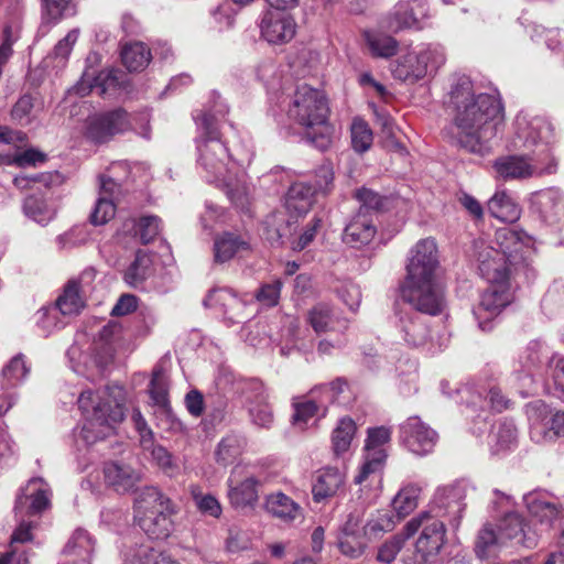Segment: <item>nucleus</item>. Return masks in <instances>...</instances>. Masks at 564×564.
<instances>
[{
	"label": "nucleus",
	"instance_id": "4",
	"mask_svg": "<svg viewBox=\"0 0 564 564\" xmlns=\"http://www.w3.org/2000/svg\"><path fill=\"white\" fill-rule=\"evenodd\" d=\"M78 406L84 415L82 437L87 444L111 435L124 417L123 389L106 387L97 391L85 390L78 397Z\"/></svg>",
	"mask_w": 564,
	"mask_h": 564
},
{
	"label": "nucleus",
	"instance_id": "26",
	"mask_svg": "<svg viewBox=\"0 0 564 564\" xmlns=\"http://www.w3.org/2000/svg\"><path fill=\"white\" fill-rule=\"evenodd\" d=\"M316 188L305 182L292 184L285 196V208L290 215H305L313 205Z\"/></svg>",
	"mask_w": 564,
	"mask_h": 564
},
{
	"label": "nucleus",
	"instance_id": "55",
	"mask_svg": "<svg viewBox=\"0 0 564 564\" xmlns=\"http://www.w3.org/2000/svg\"><path fill=\"white\" fill-rule=\"evenodd\" d=\"M115 214V202L106 196H99L90 214V220L96 226L104 225L112 219Z\"/></svg>",
	"mask_w": 564,
	"mask_h": 564
},
{
	"label": "nucleus",
	"instance_id": "3",
	"mask_svg": "<svg viewBox=\"0 0 564 564\" xmlns=\"http://www.w3.org/2000/svg\"><path fill=\"white\" fill-rule=\"evenodd\" d=\"M227 111L225 105H219L214 112L204 111L195 118L198 128L197 164L203 170L206 181L213 184L224 181V177L237 165L243 164L241 160L230 154L217 127V116H225Z\"/></svg>",
	"mask_w": 564,
	"mask_h": 564
},
{
	"label": "nucleus",
	"instance_id": "34",
	"mask_svg": "<svg viewBox=\"0 0 564 564\" xmlns=\"http://www.w3.org/2000/svg\"><path fill=\"white\" fill-rule=\"evenodd\" d=\"M386 459V454L380 451L375 452V456H366L360 470L355 477V484L361 487V490H370L373 487H379L381 482V468Z\"/></svg>",
	"mask_w": 564,
	"mask_h": 564
},
{
	"label": "nucleus",
	"instance_id": "62",
	"mask_svg": "<svg viewBox=\"0 0 564 564\" xmlns=\"http://www.w3.org/2000/svg\"><path fill=\"white\" fill-rule=\"evenodd\" d=\"M355 196L360 203L358 213L370 215L371 210H379L383 205L382 197L378 193L368 188L358 189Z\"/></svg>",
	"mask_w": 564,
	"mask_h": 564
},
{
	"label": "nucleus",
	"instance_id": "29",
	"mask_svg": "<svg viewBox=\"0 0 564 564\" xmlns=\"http://www.w3.org/2000/svg\"><path fill=\"white\" fill-rule=\"evenodd\" d=\"M345 481L344 474L337 468L322 469L313 484L312 494L316 502L334 497L343 487Z\"/></svg>",
	"mask_w": 564,
	"mask_h": 564
},
{
	"label": "nucleus",
	"instance_id": "59",
	"mask_svg": "<svg viewBox=\"0 0 564 564\" xmlns=\"http://www.w3.org/2000/svg\"><path fill=\"white\" fill-rule=\"evenodd\" d=\"M421 57L426 61V75L440 68L446 61L443 46L430 44L420 51Z\"/></svg>",
	"mask_w": 564,
	"mask_h": 564
},
{
	"label": "nucleus",
	"instance_id": "64",
	"mask_svg": "<svg viewBox=\"0 0 564 564\" xmlns=\"http://www.w3.org/2000/svg\"><path fill=\"white\" fill-rule=\"evenodd\" d=\"M281 288L282 283L280 280L265 283L258 290L256 297L264 306H275L280 299Z\"/></svg>",
	"mask_w": 564,
	"mask_h": 564
},
{
	"label": "nucleus",
	"instance_id": "58",
	"mask_svg": "<svg viewBox=\"0 0 564 564\" xmlns=\"http://www.w3.org/2000/svg\"><path fill=\"white\" fill-rule=\"evenodd\" d=\"M160 232V218L156 216H144L137 224L135 234L142 243L147 245L155 239Z\"/></svg>",
	"mask_w": 564,
	"mask_h": 564
},
{
	"label": "nucleus",
	"instance_id": "14",
	"mask_svg": "<svg viewBox=\"0 0 564 564\" xmlns=\"http://www.w3.org/2000/svg\"><path fill=\"white\" fill-rule=\"evenodd\" d=\"M497 530L505 546H523L533 549L539 534L532 530L525 519L518 512H507L498 522Z\"/></svg>",
	"mask_w": 564,
	"mask_h": 564
},
{
	"label": "nucleus",
	"instance_id": "27",
	"mask_svg": "<svg viewBox=\"0 0 564 564\" xmlns=\"http://www.w3.org/2000/svg\"><path fill=\"white\" fill-rule=\"evenodd\" d=\"M532 208L545 221H555L563 210V196L556 188H547L534 193L531 198Z\"/></svg>",
	"mask_w": 564,
	"mask_h": 564
},
{
	"label": "nucleus",
	"instance_id": "6",
	"mask_svg": "<svg viewBox=\"0 0 564 564\" xmlns=\"http://www.w3.org/2000/svg\"><path fill=\"white\" fill-rule=\"evenodd\" d=\"M176 509L172 500L155 487L140 490L134 500V519L151 539L164 540L173 531L172 516Z\"/></svg>",
	"mask_w": 564,
	"mask_h": 564
},
{
	"label": "nucleus",
	"instance_id": "41",
	"mask_svg": "<svg viewBox=\"0 0 564 564\" xmlns=\"http://www.w3.org/2000/svg\"><path fill=\"white\" fill-rule=\"evenodd\" d=\"M260 392L248 406L249 415L252 423L259 427L269 429L273 423V412L267 402V394L261 386H258Z\"/></svg>",
	"mask_w": 564,
	"mask_h": 564
},
{
	"label": "nucleus",
	"instance_id": "31",
	"mask_svg": "<svg viewBox=\"0 0 564 564\" xmlns=\"http://www.w3.org/2000/svg\"><path fill=\"white\" fill-rule=\"evenodd\" d=\"M224 178V181L216 182L215 185L223 187L234 204L239 207H245L248 204V198L251 193L245 173L240 172L236 166Z\"/></svg>",
	"mask_w": 564,
	"mask_h": 564
},
{
	"label": "nucleus",
	"instance_id": "15",
	"mask_svg": "<svg viewBox=\"0 0 564 564\" xmlns=\"http://www.w3.org/2000/svg\"><path fill=\"white\" fill-rule=\"evenodd\" d=\"M400 438L410 452L423 456L433 451L437 433L419 416H410L400 425Z\"/></svg>",
	"mask_w": 564,
	"mask_h": 564
},
{
	"label": "nucleus",
	"instance_id": "49",
	"mask_svg": "<svg viewBox=\"0 0 564 564\" xmlns=\"http://www.w3.org/2000/svg\"><path fill=\"white\" fill-rule=\"evenodd\" d=\"M24 214L34 221L45 225L54 217V210L50 208L44 199L36 196H29L23 204Z\"/></svg>",
	"mask_w": 564,
	"mask_h": 564
},
{
	"label": "nucleus",
	"instance_id": "30",
	"mask_svg": "<svg viewBox=\"0 0 564 564\" xmlns=\"http://www.w3.org/2000/svg\"><path fill=\"white\" fill-rule=\"evenodd\" d=\"M124 564H177L170 554L149 544L129 546L123 551Z\"/></svg>",
	"mask_w": 564,
	"mask_h": 564
},
{
	"label": "nucleus",
	"instance_id": "10",
	"mask_svg": "<svg viewBox=\"0 0 564 564\" xmlns=\"http://www.w3.org/2000/svg\"><path fill=\"white\" fill-rule=\"evenodd\" d=\"M494 169L497 176L503 181L527 180L554 174L557 170V161L551 158L550 162H545L528 154L506 155L495 161Z\"/></svg>",
	"mask_w": 564,
	"mask_h": 564
},
{
	"label": "nucleus",
	"instance_id": "19",
	"mask_svg": "<svg viewBox=\"0 0 564 564\" xmlns=\"http://www.w3.org/2000/svg\"><path fill=\"white\" fill-rule=\"evenodd\" d=\"M530 437L536 444H545L564 437V410L531 417Z\"/></svg>",
	"mask_w": 564,
	"mask_h": 564
},
{
	"label": "nucleus",
	"instance_id": "38",
	"mask_svg": "<svg viewBox=\"0 0 564 564\" xmlns=\"http://www.w3.org/2000/svg\"><path fill=\"white\" fill-rule=\"evenodd\" d=\"M505 546L498 530L491 523H486L478 531L475 541V553L479 558H487Z\"/></svg>",
	"mask_w": 564,
	"mask_h": 564
},
{
	"label": "nucleus",
	"instance_id": "11",
	"mask_svg": "<svg viewBox=\"0 0 564 564\" xmlns=\"http://www.w3.org/2000/svg\"><path fill=\"white\" fill-rule=\"evenodd\" d=\"M471 489V486L464 480L440 488L427 511H433L434 516L441 520L448 518L451 524L458 528L466 508L465 499Z\"/></svg>",
	"mask_w": 564,
	"mask_h": 564
},
{
	"label": "nucleus",
	"instance_id": "46",
	"mask_svg": "<svg viewBox=\"0 0 564 564\" xmlns=\"http://www.w3.org/2000/svg\"><path fill=\"white\" fill-rule=\"evenodd\" d=\"M75 13L70 0H42V19L44 22L56 23Z\"/></svg>",
	"mask_w": 564,
	"mask_h": 564
},
{
	"label": "nucleus",
	"instance_id": "9",
	"mask_svg": "<svg viewBox=\"0 0 564 564\" xmlns=\"http://www.w3.org/2000/svg\"><path fill=\"white\" fill-rule=\"evenodd\" d=\"M517 141L519 147L532 152V156L550 162L554 155L549 147L553 138V127L544 118H517Z\"/></svg>",
	"mask_w": 564,
	"mask_h": 564
},
{
	"label": "nucleus",
	"instance_id": "61",
	"mask_svg": "<svg viewBox=\"0 0 564 564\" xmlns=\"http://www.w3.org/2000/svg\"><path fill=\"white\" fill-rule=\"evenodd\" d=\"M2 373L11 384L20 382L29 373L24 356L21 354L14 356L4 367Z\"/></svg>",
	"mask_w": 564,
	"mask_h": 564
},
{
	"label": "nucleus",
	"instance_id": "2",
	"mask_svg": "<svg viewBox=\"0 0 564 564\" xmlns=\"http://www.w3.org/2000/svg\"><path fill=\"white\" fill-rule=\"evenodd\" d=\"M454 122L462 148L480 155L490 150V142L503 123V106L497 93L475 94L469 78L462 77L451 91Z\"/></svg>",
	"mask_w": 564,
	"mask_h": 564
},
{
	"label": "nucleus",
	"instance_id": "32",
	"mask_svg": "<svg viewBox=\"0 0 564 564\" xmlns=\"http://www.w3.org/2000/svg\"><path fill=\"white\" fill-rule=\"evenodd\" d=\"M489 214L503 221L514 223L520 218L521 208L506 191H497L487 203Z\"/></svg>",
	"mask_w": 564,
	"mask_h": 564
},
{
	"label": "nucleus",
	"instance_id": "57",
	"mask_svg": "<svg viewBox=\"0 0 564 564\" xmlns=\"http://www.w3.org/2000/svg\"><path fill=\"white\" fill-rule=\"evenodd\" d=\"M308 322L316 333L326 332L332 324V310L326 304H317L308 313Z\"/></svg>",
	"mask_w": 564,
	"mask_h": 564
},
{
	"label": "nucleus",
	"instance_id": "5",
	"mask_svg": "<svg viewBox=\"0 0 564 564\" xmlns=\"http://www.w3.org/2000/svg\"><path fill=\"white\" fill-rule=\"evenodd\" d=\"M328 115V101L322 90L306 84L296 87L289 105L288 117L304 128L306 140L322 151L332 142Z\"/></svg>",
	"mask_w": 564,
	"mask_h": 564
},
{
	"label": "nucleus",
	"instance_id": "56",
	"mask_svg": "<svg viewBox=\"0 0 564 564\" xmlns=\"http://www.w3.org/2000/svg\"><path fill=\"white\" fill-rule=\"evenodd\" d=\"M151 448V455L156 465L167 475H174L178 470V465L173 455L161 445L148 444Z\"/></svg>",
	"mask_w": 564,
	"mask_h": 564
},
{
	"label": "nucleus",
	"instance_id": "25",
	"mask_svg": "<svg viewBox=\"0 0 564 564\" xmlns=\"http://www.w3.org/2000/svg\"><path fill=\"white\" fill-rule=\"evenodd\" d=\"M377 232L371 215L357 213L344 230V241L352 247L369 243Z\"/></svg>",
	"mask_w": 564,
	"mask_h": 564
},
{
	"label": "nucleus",
	"instance_id": "18",
	"mask_svg": "<svg viewBox=\"0 0 564 564\" xmlns=\"http://www.w3.org/2000/svg\"><path fill=\"white\" fill-rule=\"evenodd\" d=\"M398 327L400 336L406 346L412 348L429 346L430 350L435 347L430 326L426 319L419 313H403Z\"/></svg>",
	"mask_w": 564,
	"mask_h": 564
},
{
	"label": "nucleus",
	"instance_id": "17",
	"mask_svg": "<svg viewBox=\"0 0 564 564\" xmlns=\"http://www.w3.org/2000/svg\"><path fill=\"white\" fill-rule=\"evenodd\" d=\"M261 36L271 44L290 42L296 33V22L281 10H269L263 13L260 22Z\"/></svg>",
	"mask_w": 564,
	"mask_h": 564
},
{
	"label": "nucleus",
	"instance_id": "45",
	"mask_svg": "<svg viewBox=\"0 0 564 564\" xmlns=\"http://www.w3.org/2000/svg\"><path fill=\"white\" fill-rule=\"evenodd\" d=\"M356 432V424L351 419L344 417L333 432L332 442L334 452L339 455L348 451Z\"/></svg>",
	"mask_w": 564,
	"mask_h": 564
},
{
	"label": "nucleus",
	"instance_id": "44",
	"mask_svg": "<svg viewBox=\"0 0 564 564\" xmlns=\"http://www.w3.org/2000/svg\"><path fill=\"white\" fill-rule=\"evenodd\" d=\"M245 440L238 435H227L216 449V459L223 465L231 464L242 452Z\"/></svg>",
	"mask_w": 564,
	"mask_h": 564
},
{
	"label": "nucleus",
	"instance_id": "35",
	"mask_svg": "<svg viewBox=\"0 0 564 564\" xmlns=\"http://www.w3.org/2000/svg\"><path fill=\"white\" fill-rule=\"evenodd\" d=\"M426 61L419 53H408L402 56L395 67L393 75L401 80L416 82L426 76Z\"/></svg>",
	"mask_w": 564,
	"mask_h": 564
},
{
	"label": "nucleus",
	"instance_id": "7",
	"mask_svg": "<svg viewBox=\"0 0 564 564\" xmlns=\"http://www.w3.org/2000/svg\"><path fill=\"white\" fill-rule=\"evenodd\" d=\"M420 530L415 543V561L420 564H436L446 541L445 524L433 511H422L405 524V538L413 536Z\"/></svg>",
	"mask_w": 564,
	"mask_h": 564
},
{
	"label": "nucleus",
	"instance_id": "47",
	"mask_svg": "<svg viewBox=\"0 0 564 564\" xmlns=\"http://www.w3.org/2000/svg\"><path fill=\"white\" fill-rule=\"evenodd\" d=\"M351 144L355 151L364 153L368 151L373 141L372 130L369 124L361 118H355L351 127Z\"/></svg>",
	"mask_w": 564,
	"mask_h": 564
},
{
	"label": "nucleus",
	"instance_id": "8",
	"mask_svg": "<svg viewBox=\"0 0 564 564\" xmlns=\"http://www.w3.org/2000/svg\"><path fill=\"white\" fill-rule=\"evenodd\" d=\"M401 296L415 313L438 315L445 307L442 288L432 279H405L401 288Z\"/></svg>",
	"mask_w": 564,
	"mask_h": 564
},
{
	"label": "nucleus",
	"instance_id": "23",
	"mask_svg": "<svg viewBox=\"0 0 564 564\" xmlns=\"http://www.w3.org/2000/svg\"><path fill=\"white\" fill-rule=\"evenodd\" d=\"M104 477L106 484L117 492L131 490L141 479V475L138 470L129 465L117 462L105 464Z\"/></svg>",
	"mask_w": 564,
	"mask_h": 564
},
{
	"label": "nucleus",
	"instance_id": "22",
	"mask_svg": "<svg viewBox=\"0 0 564 564\" xmlns=\"http://www.w3.org/2000/svg\"><path fill=\"white\" fill-rule=\"evenodd\" d=\"M94 551L93 536L84 529H76L63 550L65 564H90Z\"/></svg>",
	"mask_w": 564,
	"mask_h": 564
},
{
	"label": "nucleus",
	"instance_id": "50",
	"mask_svg": "<svg viewBox=\"0 0 564 564\" xmlns=\"http://www.w3.org/2000/svg\"><path fill=\"white\" fill-rule=\"evenodd\" d=\"M79 31L77 29L70 30L64 39L57 42L53 52L47 57V61H54L55 67H64L68 56L73 50L74 44L77 42Z\"/></svg>",
	"mask_w": 564,
	"mask_h": 564
},
{
	"label": "nucleus",
	"instance_id": "16",
	"mask_svg": "<svg viewBox=\"0 0 564 564\" xmlns=\"http://www.w3.org/2000/svg\"><path fill=\"white\" fill-rule=\"evenodd\" d=\"M51 490L42 478H32L17 497L15 516H35L50 507Z\"/></svg>",
	"mask_w": 564,
	"mask_h": 564
},
{
	"label": "nucleus",
	"instance_id": "21",
	"mask_svg": "<svg viewBox=\"0 0 564 564\" xmlns=\"http://www.w3.org/2000/svg\"><path fill=\"white\" fill-rule=\"evenodd\" d=\"M530 514L545 529L552 528L556 521H564L563 511L540 492H530L523 497Z\"/></svg>",
	"mask_w": 564,
	"mask_h": 564
},
{
	"label": "nucleus",
	"instance_id": "43",
	"mask_svg": "<svg viewBox=\"0 0 564 564\" xmlns=\"http://www.w3.org/2000/svg\"><path fill=\"white\" fill-rule=\"evenodd\" d=\"M417 23L409 2L398 3L387 20V28L391 32H399L415 26Z\"/></svg>",
	"mask_w": 564,
	"mask_h": 564
},
{
	"label": "nucleus",
	"instance_id": "42",
	"mask_svg": "<svg viewBox=\"0 0 564 564\" xmlns=\"http://www.w3.org/2000/svg\"><path fill=\"white\" fill-rule=\"evenodd\" d=\"M84 307V300L79 295V284L70 281L64 293L56 301V308L63 315H76Z\"/></svg>",
	"mask_w": 564,
	"mask_h": 564
},
{
	"label": "nucleus",
	"instance_id": "63",
	"mask_svg": "<svg viewBox=\"0 0 564 564\" xmlns=\"http://www.w3.org/2000/svg\"><path fill=\"white\" fill-rule=\"evenodd\" d=\"M338 296L351 311H356L361 302L360 288L351 282L346 281L337 289Z\"/></svg>",
	"mask_w": 564,
	"mask_h": 564
},
{
	"label": "nucleus",
	"instance_id": "28",
	"mask_svg": "<svg viewBox=\"0 0 564 564\" xmlns=\"http://www.w3.org/2000/svg\"><path fill=\"white\" fill-rule=\"evenodd\" d=\"M264 508L268 513L283 522H292L302 516L300 505L281 491L267 496Z\"/></svg>",
	"mask_w": 564,
	"mask_h": 564
},
{
	"label": "nucleus",
	"instance_id": "13",
	"mask_svg": "<svg viewBox=\"0 0 564 564\" xmlns=\"http://www.w3.org/2000/svg\"><path fill=\"white\" fill-rule=\"evenodd\" d=\"M129 128L127 111L116 109L90 117L87 121L86 135L95 143H105Z\"/></svg>",
	"mask_w": 564,
	"mask_h": 564
},
{
	"label": "nucleus",
	"instance_id": "54",
	"mask_svg": "<svg viewBox=\"0 0 564 564\" xmlns=\"http://www.w3.org/2000/svg\"><path fill=\"white\" fill-rule=\"evenodd\" d=\"M191 492L196 507L202 513L214 518L221 514V507L214 496L202 494L198 487H192Z\"/></svg>",
	"mask_w": 564,
	"mask_h": 564
},
{
	"label": "nucleus",
	"instance_id": "53",
	"mask_svg": "<svg viewBox=\"0 0 564 564\" xmlns=\"http://www.w3.org/2000/svg\"><path fill=\"white\" fill-rule=\"evenodd\" d=\"M338 547L344 555L356 558L362 555L366 542L362 534H339Z\"/></svg>",
	"mask_w": 564,
	"mask_h": 564
},
{
	"label": "nucleus",
	"instance_id": "24",
	"mask_svg": "<svg viewBox=\"0 0 564 564\" xmlns=\"http://www.w3.org/2000/svg\"><path fill=\"white\" fill-rule=\"evenodd\" d=\"M250 251V241L246 236L225 232L214 241L215 261L224 263L236 256H243Z\"/></svg>",
	"mask_w": 564,
	"mask_h": 564
},
{
	"label": "nucleus",
	"instance_id": "37",
	"mask_svg": "<svg viewBox=\"0 0 564 564\" xmlns=\"http://www.w3.org/2000/svg\"><path fill=\"white\" fill-rule=\"evenodd\" d=\"M151 57L150 50L141 42L127 43L121 50V61L129 72L143 70Z\"/></svg>",
	"mask_w": 564,
	"mask_h": 564
},
{
	"label": "nucleus",
	"instance_id": "20",
	"mask_svg": "<svg viewBox=\"0 0 564 564\" xmlns=\"http://www.w3.org/2000/svg\"><path fill=\"white\" fill-rule=\"evenodd\" d=\"M228 497L236 508L253 505L258 500V480L253 476L240 478V469L235 468L228 479Z\"/></svg>",
	"mask_w": 564,
	"mask_h": 564
},
{
	"label": "nucleus",
	"instance_id": "12",
	"mask_svg": "<svg viewBox=\"0 0 564 564\" xmlns=\"http://www.w3.org/2000/svg\"><path fill=\"white\" fill-rule=\"evenodd\" d=\"M438 250L433 238L419 240L410 250L406 263L405 279L436 278L438 269Z\"/></svg>",
	"mask_w": 564,
	"mask_h": 564
},
{
	"label": "nucleus",
	"instance_id": "51",
	"mask_svg": "<svg viewBox=\"0 0 564 564\" xmlns=\"http://www.w3.org/2000/svg\"><path fill=\"white\" fill-rule=\"evenodd\" d=\"M323 226V218L315 215L307 225L303 228L302 232L292 238L290 247L293 251H302L306 249L315 239L317 232Z\"/></svg>",
	"mask_w": 564,
	"mask_h": 564
},
{
	"label": "nucleus",
	"instance_id": "40",
	"mask_svg": "<svg viewBox=\"0 0 564 564\" xmlns=\"http://www.w3.org/2000/svg\"><path fill=\"white\" fill-rule=\"evenodd\" d=\"M364 36L373 56L388 58L398 52V41L390 35L366 31Z\"/></svg>",
	"mask_w": 564,
	"mask_h": 564
},
{
	"label": "nucleus",
	"instance_id": "52",
	"mask_svg": "<svg viewBox=\"0 0 564 564\" xmlns=\"http://www.w3.org/2000/svg\"><path fill=\"white\" fill-rule=\"evenodd\" d=\"M491 437L496 441L498 449L510 447L517 440V429L513 422L503 420L494 425Z\"/></svg>",
	"mask_w": 564,
	"mask_h": 564
},
{
	"label": "nucleus",
	"instance_id": "36",
	"mask_svg": "<svg viewBox=\"0 0 564 564\" xmlns=\"http://www.w3.org/2000/svg\"><path fill=\"white\" fill-rule=\"evenodd\" d=\"M152 274L153 263L151 257L143 251H138L135 259L124 271L123 280L131 288L139 289Z\"/></svg>",
	"mask_w": 564,
	"mask_h": 564
},
{
	"label": "nucleus",
	"instance_id": "33",
	"mask_svg": "<svg viewBox=\"0 0 564 564\" xmlns=\"http://www.w3.org/2000/svg\"><path fill=\"white\" fill-rule=\"evenodd\" d=\"M327 410V402L317 394V390H312L310 395L303 401L294 403L293 423L301 429L307 424L314 416H324Z\"/></svg>",
	"mask_w": 564,
	"mask_h": 564
},
{
	"label": "nucleus",
	"instance_id": "48",
	"mask_svg": "<svg viewBox=\"0 0 564 564\" xmlns=\"http://www.w3.org/2000/svg\"><path fill=\"white\" fill-rule=\"evenodd\" d=\"M397 522L398 520L390 512L379 511L365 524L364 535L370 539L379 538L382 533L392 531Z\"/></svg>",
	"mask_w": 564,
	"mask_h": 564
},
{
	"label": "nucleus",
	"instance_id": "39",
	"mask_svg": "<svg viewBox=\"0 0 564 564\" xmlns=\"http://www.w3.org/2000/svg\"><path fill=\"white\" fill-rule=\"evenodd\" d=\"M421 492V486L413 482L404 485L398 491L392 501L398 521L410 514L417 507Z\"/></svg>",
	"mask_w": 564,
	"mask_h": 564
},
{
	"label": "nucleus",
	"instance_id": "1",
	"mask_svg": "<svg viewBox=\"0 0 564 564\" xmlns=\"http://www.w3.org/2000/svg\"><path fill=\"white\" fill-rule=\"evenodd\" d=\"M494 243L496 246L484 239L474 242L479 272L490 284L474 308L478 325L485 332L491 329V322L512 301L508 284L511 268L528 265L534 253L528 237L507 227L496 231Z\"/></svg>",
	"mask_w": 564,
	"mask_h": 564
},
{
	"label": "nucleus",
	"instance_id": "60",
	"mask_svg": "<svg viewBox=\"0 0 564 564\" xmlns=\"http://www.w3.org/2000/svg\"><path fill=\"white\" fill-rule=\"evenodd\" d=\"M391 432L384 426L371 429L368 432L366 441V451L368 456H375V452L383 453L381 446L390 441Z\"/></svg>",
	"mask_w": 564,
	"mask_h": 564
}]
</instances>
